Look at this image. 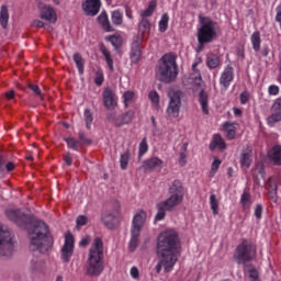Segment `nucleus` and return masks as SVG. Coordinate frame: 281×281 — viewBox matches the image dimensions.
Returning <instances> with one entry per match:
<instances>
[{
  "label": "nucleus",
  "instance_id": "43",
  "mask_svg": "<svg viewBox=\"0 0 281 281\" xmlns=\"http://www.w3.org/2000/svg\"><path fill=\"white\" fill-rule=\"evenodd\" d=\"M148 98L155 109H159V93L157 91H150Z\"/></svg>",
  "mask_w": 281,
  "mask_h": 281
},
{
  "label": "nucleus",
  "instance_id": "17",
  "mask_svg": "<svg viewBox=\"0 0 281 281\" xmlns=\"http://www.w3.org/2000/svg\"><path fill=\"white\" fill-rule=\"evenodd\" d=\"M101 221L108 229H115L120 223L117 214L113 211H105L102 213Z\"/></svg>",
  "mask_w": 281,
  "mask_h": 281
},
{
  "label": "nucleus",
  "instance_id": "28",
  "mask_svg": "<svg viewBox=\"0 0 281 281\" xmlns=\"http://www.w3.org/2000/svg\"><path fill=\"white\" fill-rule=\"evenodd\" d=\"M10 21V11L8 10V5L3 4L0 8V25L5 30L8 27V23Z\"/></svg>",
  "mask_w": 281,
  "mask_h": 281
},
{
  "label": "nucleus",
  "instance_id": "54",
  "mask_svg": "<svg viewBox=\"0 0 281 281\" xmlns=\"http://www.w3.org/2000/svg\"><path fill=\"white\" fill-rule=\"evenodd\" d=\"M268 192H270V194H278V184L276 182H272L271 180H269Z\"/></svg>",
  "mask_w": 281,
  "mask_h": 281
},
{
  "label": "nucleus",
  "instance_id": "21",
  "mask_svg": "<svg viewBox=\"0 0 281 281\" xmlns=\"http://www.w3.org/2000/svg\"><path fill=\"white\" fill-rule=\"evenodd\" d=\"M30 271L31 273H43L45 271V260L33 257L30 263Z\"/></svg>",
  "mask_w": 281,
  "mask_h": 281
},
{
  "label": "nucleus",
  "instance_id": "11",
  "mask_svg": "<svg viewBox=\"0 0 281 281\" xmlns=\"http://www.w3.org/2000/svg\"><path fill=\"white\" fill-rule=\"evenodd\" d=\"M5 214L9 221H12V223H15L18 227L27 228V226L32 223V217L21 213L20 210L9 209L7 210Z\"/></svg>",
  "mask_w": 281,
  "mask_h": 281
},
{
  "label": "nucleus",
  "instance_id": "62",
  "mask_svg": "<svg viewBox=\"0 0 281 281\" xmlns=\"http://www.w3.org/2000/svg\"><path fill=\"white\" fill-rule=\"evenodd\" d=\"M125 16L131 20L133 19V10L128 7L125 9Z\"/></svg>",
  "mask_w": 281,
  "mask_h": 281
},
{
  "label": "nucleus",
  "instance_id": "41",
  "mask_svg": "<svg viewBox=\"0 0 281 281\" xmlns=\"http://www.w3.org/2000/svg\"><path fill=\"white\" fill-rule=\"evenodd\" d=\"M106 41H109L113 47H122V35H120L119 33L111 35L109 37H106Z\"/></svg>",
  "mask_w": 281,
  "mask_h": 281
},
{
  "label": "nucleus",
  "instance_id": "3",
  "mask_svg": "<svg viewBox=\"0 0 281 281\" xmlns=\"http://www.w3.org/2000/svg\"><path fill=\"white\" fill-rule=\"evenodd\" d=\"M170 196L159 202L157 207V214L155 221H164L166 218V212H172L178 205L183 203V198L186 196V191L183 190V184L179 180H175L169 187Z\"/></svg>",
  "mask_w": 281,
  "mask_h": 281
},
{
  "label": "nucleus",
  "instance_id": "19",
  "mask_svg": "<svg viewBox=\"0 0 281 281\" xmlns=\"http://www.w3.org/2000/svg\"><path fill=\"white\" fill-rule=\"evenodd\" d=\"M134 119H135V111L130 110L124 114L114 119V126H119V127L125 126V124H131V122H133Z\"/></svg>",
  "mask_w": 281,
  "mask_h": 281
},
{
  "label": "nucleus",
  "instance_id": "40",
  "mask_svg": "<svg viewBox=\"0 0 281 281\" xmlns=\"http://www.w3.org/2000/svg\"><path fill=\"white\" fill-rule=\"evenodd\" d=\"M74 60L77 65L79 74H85V59L82 58V56L80 54L76 53L74 55Z\"/></svg>",
  "mask_w": 281,
  "mask_h": 281
},
{
  "label": "nucleus",
  "instance_id": "37",
  "mask_svg": "<svg viewBox=\"0 0 281 281\" xmlns=\"http://www.w3.org/2000/svg\"><path fill=\"white\" fill-rule=\"evenodd\" d=\"M218 205H220V202H218V198H216V194H211L210 195V206H211V210H212L214 216H217V214H218Z\"/></svg>",
  "mask_w": 281,
  "mask_h": 281
},
{
  "label": "nucleus",
  "instance_id": "18",
  "mask_svg": "<svg viewBox=\"0 0 281 281\" xmlns=\"http://www.w3.org/2000/svg\"><path fill=\"white\" fill-rule=\"evenodd\" d=\"M103 104L106 109H115L117 106V95L110 88L103 91Z\"/></svg>",
  "mask_w": 281,
  "mask_h": 281
},
{
  "label": "nucleus",
  "instance_id": "55",
  "mask_svg": "<svg viewBox=\"0 0 281 281\" xmlns=\"http://www.w3.org/2000/svg\"><path fill=\"white\" fill-rule=\"evenodd\" d=\"M239 100H240V104H247V102H249V92L247 91L241 92Z\"/></svg>",
  "mask_w": 281,
  "mask_h": 281
},
{
  "label": "nucleus",
  "instance_id": "38",
  "mask_svg": "<svg viewBox=\"0 0 281 281\" xmlns=\"http://www.w3.org/2000/svg\"><path fill=\"white\" fill-rule=\"evenodd\" d=\"M196 67H199V61L192 64V70L195 74V77H193V85L200 87V85L203 82V79L201 78V72L199 71V69H196Z\"/></svg>",
  "mask_w": 281,
  "mask_h": 281
},
{
  "label": "nucleus",
  "instance_id": "60",
  "mask_svg": "<svg viewBox=\"0 0 281 281\" xmlns=\"http://www.w3.org/2000/svg\"><path fill=\"white\" fill-rule=\"evenodd\" d=\"M33 27H45V22L41 20H34L32 23Z\"/></svg>",
  "mask_w": 281,
  "mask_h": 281
},
{
  "label": "nucleus",
  "instance_id": "34",
  "mask_svg": "<svg viewBox=\"0 0 281 281\" xmlns=\"http://www.w3.org/2000/svg\"><path fill=\"white\" fill-rule=\"evenodd\" d=\"M206 65L209 69H216L221 65V58L214 54L207 55Z\"/></svg>",
  "mask_w": 281,
  "mask_h": 281
},
{
  "label": "nucleus",
  "instance_id": "53",
  "mask_svg": "<svg viewBox=\"0 0 281 281\" xmlns=\"http://www.w3.org/2000/svg\"><path fill=\"white\" fill-rule=\"evenodd\" d=\"M77 227H83V225H87V223H89V218L85 215H79L77 217Z\"/></svg>",
  "mask_w": 281,
  "mask_h": 281
},
{
  "label": "nucleus",
  "instance_id": "29",
  "mask_svg": "<svg viewBox=\"0 0 281 281\" xmlns=\"http://www.w3.org/2000/svg\"><path fill=\"white\" fill-rule=\"evenodd\" d=\"M250 43L252 45L254 52H260V46L262 45V38L260 37V31H255L250 35Z\"/></svg>",
  "mask_w": 281,
  "mask_h": 281
},
{
  "label": "nucleus",
  "instance_id": "5",
  "mask_svg": "<svg viewBox=\"0 0 281 281\" xmlns=\"http://www.w3.org/2000/svg\"><path fill=\"white\" fill-rule=\"evenodd\" d=\"M156 76L160 82H173L179 76L177 70V58L172 54H166L161 57Z\"/></svg>",
  "mask_w": 281,
  "mask_h": 281
},
{
  "label": "nucleus",
  "instance_id": "46",
  "mask_svg": "<svg viewBox=\"0 0 281 281\" xmlns=\"http://www.w3.org/2000/svg\"><path fill=\"white\" fill-rule=\"evenodd\" d=\"M221 159L214 158L212 165H211V171H210V177H214L216 172H218V168H221Z\"/></svg>",
  "mask_w": 281,
  "mask_h": 281
},
{
  "label": "nucleus",
  "instance_id": "13",
  "mask_svg": "<svg viewBox=\"0 0 281 281\" xmlns=\"http://www.w3.org/2000/svg\"><path fill=\"white\" fill-rule=\"evenodd\" d=\"M271 114L267 117L268 126H276L278 122H281V97L273 100L270 108Z\"/></svg>",
  "mask_w": 281,
  "mask_h": 281
},
{
  "label": "nucleus",
  "instance_id": "33",
  "mask_svg": "<svg viewBox=\"0 0 281 281\" xmlns=\"http://www.w3.org/2000/svg\"><path fill=\"white\" fill-rule=\"evenodd\" d=\"M239 203L244 210H249L251 207V194L247 191H244Z\"/></svg>",
  "mask_w": 281,
  "mask_h": 281
},
{
  "label": "nucleus",
  "instance_id": "59",
  "mask_svg": "<svg viewBox=\"0 0 281 281\" xmlns=\"http://www.w3.org/2000/svg\"><path fill=\"white\" fill-rule=\"evenodd\" d=\"M64 161H65V164H67V166H71V164H74L71 155L69 153L64 155Z\"/></svg>",
  "mask_w": 281,
  "mask_h": 281
},
{
  "label": "nucleus",
  "instance_id": "51",
  "mask_svg": "<svg viewBox=\"0 0 281 281\" xmlns=\"http://www.w3.org/2000/svg\"><path fill=\"white\" fill-rule=\"evenodd\" d=\"M269 95H280V87L277 85H270L268 87Z\"/></svg>",
  "mask_w": 281,
  "mask_h": 281
},
{
  "label": "nucleus",
  "instance_id": "8",
  "mask_svg": "<svg viewBox=\"0 0 281 281\" xmlns=\"http://www.w3.org/2000/svg\"><path fill=\"white\" fill-rule=\"evenodd\" d=\"M256 258V246L251 240L244 239L236 248L235 260L238 265H245Z\"/></svg>",
  "mask_w": 281,
  "mask_h": 281
},
{
  "label": "nucleus",
  "instance_id": "32",
  "mask_svg": "<svg viewBox=\"0 0 281 281\" xmlns=\"http://www.w3.org/2000/svg\"><path fill=\"white\" fill-rule=\"evenodd\" d=\"M130 161H131V150L126 149L120 156V167H121V170H127Z\"/></svg>",
  "mask_w": 281,
  "mask_h": 281
},
{
  "label": "nucleus",
  "instance_id": "56",
  "mask_svg": "<svg viewBox=\"0 0 281 281\" xmlns=\"http://www.w3.org/2000/svg\"><path fill=\"white\" fill-rule=\"evenodd\" d=\"M255 216L256 218H262V204H257L255 207Z\"/></svg>",
  "mask_w": 281,
  "mask_h": 281
},
{
  "label": "nucleus",
  "instance_id": "50",
  "mask_svg": "<svg viewBox=\"0 0 281 281\" xmlns=\"http://www.w3.org/2000/svg\"><path fill=\"white\" fill-rule=\"evenodd\" d=\"M102 82H104V72H102V70H98L95 72V77H94V83L100 87L102 86Z\"/></svg>",
  "mask_w": 281,
  "mask_h": 281
},
{
  "label": "nucleus",
  "instance_id": "26",
  "mask_svg": "<svg viewBox=\"0 0 281 281\" xmlns=\"http://www.w3.org/2000/svg\"><path fill=\"white\" fill-rule=\"evenodd\" d=\"M211 150H216L218 148L220 150H225L226 145H225V139H223V136L220 134L213 135V139L210 144Z\"/></svg>",
  "mask_w": 281,
  "mask_h": 281
},
{
  "label": "nucleus",
  "instance_id": "48",
  "mask_svg": "<svg viewBox=\"0 0 281 281\" xmlns=\"http://www.w3.org/2000/svg\"><path fill=\"white\" fill-rule=\"evenodd\" d=\"M83 117L87 128H91V122H93V115L91 114V110H85Z\"/></svg>",
  "mask_w": 281,
  "mask_h": 281
},
{
  "label": "nucleus",
  "instance_id": "47",
  "mask_svg": "<svg viewBox=\"0 0 281 281\" xmlns=\"http://www.w3.org/2000/svg\"><path fill=\"white\" fill-rule=\"evenodd\" d=\"M29 89H31V91H33V93H35V95H37L40 100H45V95L43 94L41 88L37 85H30Z\"/></svg>",
  "mask_w": 281,
  "mask_h": 281
},
{
  "label": "nucleus",
  "instance_id": "35",
  "mask_svg": "<svg viewBox=\"0 0 281 281\" xmlns=\"http://www.w3.org/2000/svg\"><path fill=\"white\" fill-rule=\"evenodd\" d=\"M111 19L113 25H122L124 23V14L120 10L112 11Z\"/></svg>",
  "mask_w": 281,
  "mask_h": 281
},
{
  "label": "nucleus",
  "instance_id": "1",
  "mask_svg": "<svg viewBox=\"0 0 281 281\" xmlns=\"http://www.w3.org/2000/svg\"><path fill=\"white\" fill-rule=\"evenodd\" d=\"M181 252V240L179 234L172 228H167L158 235L156 254L159 261L156 266V273H161L165 269L166 273H170L175 269Z\"/></svg>",
  "mask_w": 281,
  "mask_h": 281
},
{
  "label": "nucleus",
  "instance_id": "58",
  "mask_svg": "<svg viewBox=\"0 0 281 281\" xmlns=\"http://www.w3.org/2000/svg\"><path fill=\"white\" fill-rule=\"evenodd\" d=\"M255 170L265 179V166L262 164H258Z\"/></svg>",
  "mask_w": 281,
  "mask_h": 281
},
{
  "label": "nucleus",
  "instance_id": "22",
  "mask_svg": "<svg viewBox=\"0 0 281 281\" xmlns=\"http://www.w3.org/2000/svg\"><path fill=\"white\" fill-rule=\"evenodd\" d=\"M199 103L204 115H210V95L204 90L199 94Z\"/></svg>",
  "mask_w": 281,
  "mask_h": 281
},
{
  "label": "nucleus",
  "instance_id": "20",
  "mask_svg": "<svg viewBox=\"0 0 281 281\" xmlns=\"http://www.w3.org/2000/svg\"><path fill=\"white\" fill-rule=\"evenodd\" d=\"M164 166V160L159 157H151L143 162L142 168L146 171L155 170Z\"/></svg>",
  "mask_w": 281,
  "mask_h": 281
},
{
  "label": "nucleus",
  "instance_id": "15",
  "mask_svg": "<svg viewBox=\"0 0 281 281\" xmlns=\"http://www.w3.org/2000/svg\"><path fill=\"white\" fill-rule=\"evenodd\" d=\"M234 82V67L227 65L220 76V85L223 89H229V86Z\"/></svg>",
  "mask_w": 281,
  "mask_h": 281
},
{
  "label": "nucleus",
  "instance_id": "57",
  "mask_svg": "<svg viewBox=\"0 0 281 281\" xmlns=\"http://www.w3.org/2000/svg\"><path fill=\"white\" fill-rule=\"evenodd\" d=\"M187 157L188 155L184 151L180 153V156H179L180 166H186V164H188V160H186Z\"/></svg>",
  "mask_w": 281,
  "mask_h": 281
},
{
  "label": "nucleus",
  "instance_id": "45",
  "mask_svg": "<svg viewBox=\"0 0 281 281\" xmlns=\"http://www.w3.org/2000/svg\"><path fill=\"white\" fill-rule=\"evenodd\" d=\"M155 8H157V4L155 2H149L148 8L140 13L142 19H146V16H153Z\"/></svg>",
  "mask_w": 281,
  "mask_h": 281
},
{
  "label": "nucleus",
  "instance_id": "14",
  "mask_svg": "<svg viewBox=\"0 0 281 281\" xmlns=\"http://www.w3.org/2000/svg\"><path fill=\"white\" fill-rule=\"evenodd\" d=\"M102 8V0H82L81 9L87 16H95Z\"/></svg>",
  "mask_w": 281,
  "mask_h": 281
},
{
  "label": "nucleus",
  "instance_id": "49",
  "mask_svg": "<svg viewBox=\"0 0 281 281\" xmlns=\"http://www.w3.org/2000/svg\"><path fill=\"white\" fill-rule=\"evenodd\" d=\"M146 153H148V143L146 142V138H144L139 144L138 155L139 157H143Z\"/></svg>",
  "mask_w": 281,
  "mask_h": 281
},
{
  "label": "nucleus",
  "instance_id": "6",
  "mask_svg": "<svg viewBox=\"0 0 281 281\" xmlns=\"http://www.w3.org/2000/svg\"><path fill=\"white\" fill-rule=\"evenodd\" d=\"M216 38V22L210 18H200V30H198L199 45H207Z\"/></svg>",
  "mask_w": 281,
  "mask_h": 281
},
{
  "label": "nucleus",
  "instance_id": "4",
  "mask_svg": "<svg viewBox=\"0 0 281 281\" xmlns=\"http://www.w3.org/2000/svg\"><path fill=\"white\" fill-rule=\"evenodd\" d=\"M104 243L100 237H97L90 248L87 273L88 276H100L104 271Z\"/></svg>",
  "mask_w": 281,
  "mask_h": 281
},
{
  "label": "nucleus",
  "instance_id": "36",
  "mask_svg": "<svg viewBox=\"0 0 281 281\" xmlns=\"http://www.w3.org/2000/svg\"><path fill=\"white\" fill-rule=\"evenodd\" d=\"M123 103L125 108L131 106L135 102V92L133 91H126L123 93Z\"/></svg>",
  "mask_w": 281,
  "mask_h": 281
},
{
  "label": "nucleus",
  "instance_id": "44",
  "mask_svg": "<svg viewBox=\"0 0 281 281\" xmlns=\"http://www.w3.org/2000/svg\"><path fill=\"white\" fill-rule=\"evenodd\" d=\"M138 30L142 34L150 32V22L147 19H143L138 25Z\"/></svg>",
  "mask_w": 281,
  "mask_h": 281
},
{
  "label": "nucleus",
  "instance_id": "52",
  "mask_svg": "<svg viewBox=\"0 0 281 281\" xmlns=\"http://www.w3.org/2000/svg\"><path fill=\"white\" fill-rule=\"evenodd\" d=\"M130 276H131V278H132L133 280H139V268L133 266V267L130 269Z\"/></svg>",
  "mask_w": 281,
  "mask_h": 281
},
{
  "label": "nucleus",
  "instance_id": "2",
  "mask_svg": "<svg viewBox=\"0 0 281 281\" xmlns=\"http://www.w3.org/2000/svg\"><path fill=\"white\" fill-rule=\"evenodd\" d=\"M30 250L33 254H47L52 247V238L49 237V227L43 221H35L30 229Z\"/></svg>",
  "mask_w": 281,
  "mask_h": 281
},
{
  "label": "nucleus",
  "instance_id": "25",
  "mask_svg": "<svg viewBox=\"0 0 281 281\" xmlns=\"http://www.w3.org/2000/svg\"><path fill=\"white\" fill-rule=\"evenodd\" d=\"M98 23L103 27L104 32H114L115 29L111 25L109 21V14L105 11H102L98 16Z\"/></svg>",
  "mask_w": 281,
  "mask_h": 281
},
{
  "label": "nucleus",
  "instance_id": "23",
  "mask_svg": "<svg viewBox=\"0 0 281 281\" xmlns=\"http://www.w3.org/2000/svg\"><path fill=\"white\" fill-rule=\"evenodd\" d=\"M268 158L274 164V166H281V146L276 145L269 149Z\"/></svg>",
  "mask_w": 281,
  "mask_h": 281
},
{
  "label": "nucleus",
  "instance_id": "10",
  "mask_svg": "<svg viewBox=\"0 0 281 281\" xmlns=\"http://www.w3.org/2000/svg\"><path fill=\"white\" fill-rule=\"evenodd\" d=\"M169 103L166 110L167 117L171 120H177L181 113V92L171 91L168 93Z\"/></svg>",
  "mask_w": 281,
  "mask_h": 281
},
{
  "label": "nucleus",
  "instance_id": "31",
  "mask_svg": "<svg viewBox=\"0 0 281 281\" xmlns=\"http://www.w3.org/2000/svg\"><path fill=\"white\" fill-rule=\"evenodd\" d=\"M65 142L68 148H71V150H78L82 146V144H85L82 136H80L79 140L74 137H66Z\"/></svg>",
  "mask_w": 281,
  "mask_h": 281
},
{
  "label": "nucleus",
  "instance_id": "39",
  "mask_svg": "<svg viewBox=\"0 0 281 281\" xmlns=\"http://www.w3.org/2000/svg\"><path fill=\"white\" fill-rule=\"evenodd\" d=\"M169 21H170V16L168 15V13H164L158 23L159 32H166V30H168Z\"/></svg>",
  "mask_w": 281,
  "mask_h": 281
},
{
  "label": "nucleus",
  "instance_id": "16",
  "mask_svg": "<svg viewBox=\"0 0 281 281\" xmlns=\"http://www.w3.org/2000/svg\"><path fill=\"white\" fill-rule=\"evenodd\" d=\"M38 10H40V16L44 21H47L48 23H56V21L58 20L56 15V11L50 5L41 3L38 5Z\"/></svg>",
  "mask_w": 281,
  "mask_h": 281
},
{
  "label": "nucleus",
  "instance_id": "30",
  "mask_svg": "<svg viewBox=\"0 0 281 281\" xmlns=\"http://www.w3.org/2000/svg\"><path fill=\"white\" fill-rule=\"evenodd\" d=\"M142 58V49L139 48V43L134 42L132 44L131 61L134 64L139 63Z\"/></svg>",
  "mask_w": 281,
  "mask_h": 281
},
{
  "label": "nucleus",
  "instance_id": "63",
  "mask_svg": "<svg viewBox=\"0 0 281 281\" xmlns=\"http://www.w3.org/2000/svg\"><path fill=\"white\" fill-rule=\"evenodd\" d=\"M233 112H234V115L236 117H240V115H243V110L241 109L233 108Z\"/></svg>",
  "mask_w": 281,
  "mask_h": 281
},
{
  "label": "nucleus",
  "instance_id": "9",
  "mask_svg": "<svg viewBox=\"0 0 281 281\" xmlns=\"http://www.w3.org/2000/svg\"><path fill=\"white\" fill-rule=\"evenodd\" d=\"M12 254H14V237L8 226H3L0 223V256L2 258H12Z\"/></svg>",
  "mask_w": 281,
  "mask_h": 281
},
{
  "label": "nucleus",
  "instance_id": "24",
  "mask_svg": "<svg viewBox=\"0 0 281 281\" xmlns=\"http://www.w3.org/2000/svg\"><path fill=\"white\" fill-rule=\"evenodd\" d=\"M238 128V123L225 122L223 124V131L226 133L227 139H234L236 137V131Z\"/></svg>",
  "mask_w": 281,
  "mask_h": 281
},
{
  "label": "nucleus",
  "instance_id": "61",
  "mask_svg": "<svg viewBox=\"0 0 281 281\" xmlns=\"http://www.w3.org/2000/svg\"><path fill=\"white\" fill-rule=\"evenodd\" d=\"M4 168H5L7 172H12V170H14L15 166L13 165V162H7Z\"/></svg>",
  "mask_w": 281,
  "mask_h": 281
},
{
  "label": "nucleus",
  "instance_id": "27",
  "mask_svg": "<svg viewBox=\"0 0 281 281\" xmlns=\"http://www.w3.org/2000/svg\"><path fill=\"white\" fill-rule=\"evenodd\" d=\"M251 149H245L239 158V164L241 168H245L246 170L251 166Z\"/></svg>",
  "mask_w": 281,
  "mask_h": 281
},
{
  "label": "nucleus",
  "instance_id": "42",
  "mask_svg": "<svg viewBox=\"0 0 281 281\" xmlns=\"http://www.w3.org/2000/svg\"><path fill=\"white\" fill-rule=\"evenodd\" d=\"M101 53L105 58V63L110 71H113L114 67H113V58L111 57V53L106 48L101 49Z\"/></svg>",
  "mask_w": 281,
  "mask_h": 281
},
{
  "label": "nucleus",
  "instance_id": "12",
  "mask_svg": "<svg viewBox=\"0 0 281 281\" xmlns=\"http://www.w3.org/2000/svg\"><path fill=\"white\" fill-rule=\"evenodd\" d=\"M75 239L71 232L65 234L64 246L61 247V261L69 262L74 256Z\"/></svg>",
  "mask_w": 281,
  "mask_h": 281
},
{
  "label": "nucleus",
  "instance_id": "7",
  "mask_svg": "<svg viewBox=\"0 0 281 281\" xmlns=\"http://www.w3.org/2000/svg\"><path fill=\"white\" fill-rule=\"evenodd\" d=\"M146 224V212H137L132 221L131 227V240H130V250L135 251L139 245V234H142V227Z\"/></svg>",
  "mask_w": 281,
  "mask_h": 281
},
{
  "label": "nucleus",
  "instance_id": "64",
  "mask_svg": "<svg viewBox=\"0 0 281 281\" xmlns=\"http://www.w3.org/2000/svg\"><path fill=\"white\" fill-rule=\"evenodd\" d=\"M7 100H13L14 99V90H10L5 93Z\"/></svg>",
  "mask_w": 281,
  "mask_h": 281
}]
</instances>
